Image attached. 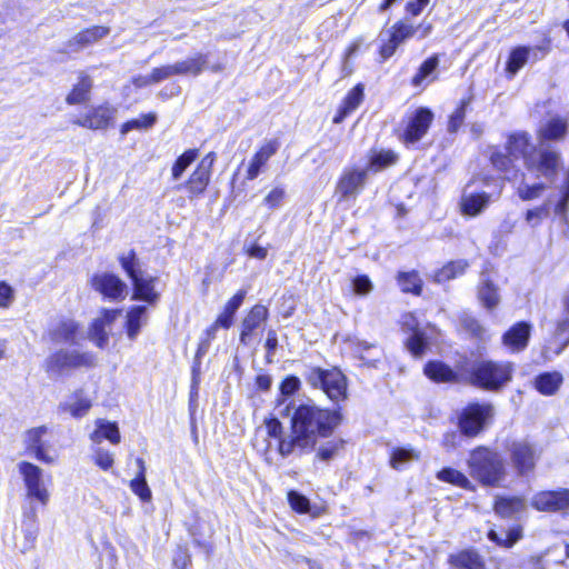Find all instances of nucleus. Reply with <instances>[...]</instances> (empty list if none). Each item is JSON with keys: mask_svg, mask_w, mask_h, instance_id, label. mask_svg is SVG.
I'll list each match as a JSON object with an SVG mask.
<instances>
[{"mask_svg": "<svg viewBox=\"0 0 569 569\" xmlns=\"http://www.w3.org/2000/svg\"><path fill=\"white\" fill-rule=\"evenodd\" d=\"M341 421L339 409H323L315 403L297 406L291 417V435L289 439H281L279 453L288 457L297 449L313 451L321 439L331 437Z\"/></svg>", "mask_w": 569, "mask_h": 569, "instance_id": "nucleus-1", "label": "nucleus"}, {"mask_svg": "<svg viewBox=\"0 0 569 569\" xmlns=\"http://www.w3.org/2000/svg\"><path fill=\"white\" fill-rule=\"evenodd\" d=\"M468 467L471 477L483 486L498 487L506 478L503 459L486 448H478L470 453Z\"/></svg>", "mask_w": 569, "mask_h": 569, "instance_id": "nucleus-2", "label": "nucleus"}, {"mask_svg": "<svg viewBox=\"0 0 569 569\" xmlns=\"http://www.w3.org/2000/svg\"><path fill=\"white\" fill-rule=\"evenodd\" d=\"M513 365L508 361L479 360L470 370V382L480 389L499 391L512 379Z\"/></svg>", "mask_w": 569, "mask_h": 569, "instance_id": "nucleus-3", "label": "nucleus"}, {"mask_svg": "<svg viewBox=\"0 0 569 569\" xmlns=\"http://www.w3.org/2000/svg\"><path fill=\"white\" fill-rule=\"evenodd\" d=\"M536 149L528 132H515L508 137L506 152L493 150L490 161L497 170L509 173L515 169V160L522 158L526 163V157L532 156Z\"/></svg>", "mask_w": 569, "mask_h": 569, "instance_id": "nucleus-4", "label": "nucleus"}, {"mask_svg": "<svg viewBox=\"0 0 569 569\" xmlns=\"http://www.w3.org/2000/svg\"><path fill=\"white\" fill-rule=\"evenodd\" d=\"M119 262L127 276L131 279L133 284L132 300H141L153 305L159 299V293L154 291L153 277H143L140 261L133 250H130L127 254L119 257Z\"/></svg>", "mask_w": 569, "mask_h": 569, "instance_id": "nucleus-5", "label": "nucleus"}, {"mask_svg": "<svg viewBox=\"0 0 569 569\" xmlns=\"http://www.w3.org/2000/svg\"><path fill=\"white\" fill-rule=\"evenodd\" d=\"M93 362L90 353L61 348L44 359L42 368L50 379L57 380L71 370L92 367Z\"/></svg>", "mask_w": 569, "mask_h": 569, "instance_id": "nucleus-6", "label": "nucleus"}, {"mask_svg": "<svg viewBox=\"0 0 569 569\" xmlns=\"http://www.w3.org/2000/svg\"><path fill=\"white\" fill-rule=\"evenodd\" d=\"M306 381L313 388H320L330 400L340 401L347 398V381L338 369L310 368Z\"/></svg>", "mask_w": 569, "mask_h": 569, "instance_id": "nucleus-7", "label": "nucleus"}, {"mask_svg": "<svg viewBox=\"0 0 569 569\" xmlns=\"http://www.w3.org/2000/svg\"><path fill=\"white\" fill-rule=\"evenodd\" d=\"M526 168L553 182L562 168L561 153L541 141L533 154L526 157Z\"/></svg>", "mask_w": 569, "mask_h": 569, "instance_id": "nucleus-8", "label": "nucleus"}, {"mask_svg": "<svg viewBox=\"0 0 569 569\" xmlns=\"http://www.w3.org/2000/svg\"><path fill=\"white\" fill-rule=\"evenodd\" d=\"M508 452L511 465L520 477L532 472L541 456L537 446L526 439L512 441L508 446Z\"/></svg>", "mask_w": 569, "mask_h": 569, "instance_id": "nucleus-9", "label": "nucleus"}, {"mask_svg": "<svg viewBox=\"0 0 569 569\" xmlns=\"http://www.w3.org/2000/svg\"><path fill=\"white\" fill-rule=\"evenodd\" d=\"M17 467L23 479L27 497L38 501L42 506H47L50 499V492L44 486L42 469L28 461H21Z\"/></svg>", "mask_w": 569, "mask_h": 569, "instance_id": "nucleus-10", "label": "nucleus"}, {"mask_svg": "<svg viewBox=\"0 0 569 569\" xmlns=\"http://www.w3.org/2000/svg\"><path fill=\"white\" fill-rule=\"evenodd\" d=\"M402 329L409 333L405 341L407 350L413 357L421 358L429 348L430 336L428 330H433V328H420L416 317L408 313L403 316Z\"/></svg>", "mask_w": 569, "mask_h": 569, "instance_id": "nucleus-11", "label": "nucleus"}, {"mask_svg": "<svg viewBox=\"0 0 569 569\" xmlns=\"http://www.w3.org/2000/svg\"><path fill=\"white\" fill-rule=\"evenodd\" d=\"M368 173V169L366 168L345 169L336 187V193L339 196V200L356 199L366 186Z\"/></svg>", "mask_w": 569, "mask_h": 569, "instance_id": "nucleus-12", "label": "nucleus"}, {"mask_svg": "<svg viewBox=\"0 0 569 569\" xmlns=\"http://www.w3.org/2000/svg\"><path fill=\"white\" fill-rule=\"evenodd\" d=\"M216 161V153L209 152L198 163L196 170L192 172L190 178L183 183L177 187L178 190L182 188L187 189L189 196L198 197L204 192L207 186L210 182L211 171Z\"/></svg>", "mask_w": 569, "mask_h": 569, "instance_id": "nucleus-13", "label": "nucleus"}, {"mask_svg": "<svg viewBox=\"0 0 569 569\" xmlns=\"http://www.w3.org/2000/svg\"><path fill=\"white\" fill-rule=\"evenodd\" d=\"M90 283L104 299L112 301L123 300L128 293L127 284L113 273H97L91 278Z\"/></svg>", "mask_w": 569, "mask_h": 569, "instance_id": "nucleus-14", "label": "nucleus"}, {"mask_svg": "<svg viewBox=\"0 0 569 569\" xmlns=\"http://www.w3.org/2000/svg\"><path fill=\"white\" fill-rule=\"evenodd\" d=\"M491 407L479 403L470 405L459 417L460 432L468 437H473L482 429Z\"/></svg>", "mask_w": 569, "mask_h": 569, "instance_id": "nucleus-15", "label": "nucleus"}, {"mask_svg": "<svg viewBox=\"0 0 569 569\" xmlns=\"http://www.w3.org/2000/svg\"><path fill=\"white\" fill-rule=\"evenodd\" d=\"M433 120V113L428 108L420 107L409 119L403 132L405 142L413 144L418 142L428 131Z\"/></svg>", "mask_w": 569, "mask_h": 569, "instance_id": "nucleus-16", "label": "nucleus"}, {"mask_svg": "<svg viewBox=\"0 0 569 569\" xmlns=\"http://www.w3.org/2000/svg\"><path fill=\"white\" fill-rule=\"evenodd\" d=\"M477 298L481 306L489 311L496 309L500 303V289L493 282L487 270L480 272L477 286Z\"/></svg>", "mask_w": 569, "mask_h": 569, "instance_id": "nucleus-17", "label": "nucleus"}, {"mask_svg": "<svg viewBox=\"0 0 569 569\" xmlns=\"http://www.w3.org/2000/svg\"><path fill=\"white\" fill-rule=\"evenodd\" d=\"M269 311L262 305H254L247 316L242 319L239 341L243 346H249L252 341V335L268 319Z\"/></svg>", "mask_w": 569, "mask_h": 569, "instance_id": "nucleus-18", "label": "nucleus"}, {"mask_svg": "<svg viewBox=\"0 0 569 569\" xmlns=\"http://www.w3.org/2000/svg\"><path fill=\"white\" fill-rule=\"evenodd\" d=\"M531 505L540 511H558L569 508V490L542 491L533 496Z\"/></svg>", "mask_w": 569, "mask_h": 569, "instance_id": "nucleus-19", "label": "nucleus"}, {"mask_svg": "<svg viewBox=\"0 0 569 569\" xmlns=\"http://www.w3.org/2000/svg\"><path fill=\"white\" fill-rule=\"evenodd\" d=\"M531 325L526 321L515 323L502 335V345L511 352H520L528 346Z\"/></svg>", "mask_w": 569, "mask_h": 569, "instance_id": "nucleus-20", "label": "nucleus"}, {"mask_svg": "<svg viewBox=\"0 0 569 569\" xmlns=\"http://www.w3.org/2000/svg\"><path fill=\"white\" fill-rule=\"evenodd\" d=\"M109 28L94 26L92 28L80 31L66 43L64 50L61 52H79L84 48L96 43L109 33Z\"/></svg>", "mask_w": 569, "mask_h": 569, "instance_id": "nucleus-21", "label": "nucleus"}, {"mask_svg": "<svg viewBox=\"0 0 569 569\" xmlns=\"http://www.w3.org/2000/svg\"><path fill=\"white\" fill-rule=\"evenodd\" d=\"M79 326L72 319H60L49 327L47 335L51 342L76 345Z\"/></svg>", "mask_w": 569, "mask_h": 569, "instance_id": "nucleus-22", "label": "nucleus"}, {"mask_svg": "<svg viewBox=\"0 0 569 569\" xmlns=\"http://www.w3.org/2000/svg\"><path fill=\"white\" fill-rule=\"evenodd\" d=\"M48 432L46 426H40L27 430L23 435V442L26 449L33 453L34 457L42 462L51 463L53 459L48 456L46 451V443L42 440L43 436Z\"/></svg>", "mask_w": 569, "mask_h": 569, "instance_id": "nucleus-23", "label": "nucleus"}, {"mask_svg": "<svg viewBox=\"0 0 569 569\" xmlns=\"http://www.w3.org/2000/svg\"><path fill=\"white\" fill-rule=\"evenodd\" d=\"M279 147L280 143L277 140L266 142L252 157L246 178L248 180H254L260 174L262 167L277 153Z\"/></svg>", "mask_w": 569, "mask_h": 569, "instance_id": "nucleus-24", "label": "nucleus"}, {"mask_svg": "<svg viewBox=\"0 0 569 569\" xmlns=\"http://www.w3.org/2000/svg\"><path fill=\"white\" fill-rule=\"evenodd\" d=\"M448 562L453 569H487L483 558L473 549L450 555Z\"/></svg>", "mask_w": 569, "mask_h": 569, "instance_id": "nucleus-25", "label": "nucleus"}, {"mask_svg": "<svg viewBox=\"0 0 569 569\" xmlns=\"http://www.w3.org/2000/svg\"><path fill=\"white\" fill-rule=\"evenodd\" d=\"M490 203V194L486 192L475 193L463 191L461 197V211L465 216L476 217Z\"/></svg>", "mask_w": 569, "mask_h": 569, "instance_id": "nucleus-26", "label": "nucleus"}, {"mask_svg": "<svg viewBox=\"0 0 569 569\" xmlns=\"http://www.w3.org/2000/svg\"><path fill=\"white\" fill-rule=\"evenodd\" d=\"M94 423L96 429L90 435V440L94 446H99L103 440H109L112 445H118L120 442L121 436L116 422L97 419Z\"/></svg>", "mask_w": 569, "mask_h": 569, "instance_id": "nucleus-27", "label": "nucleus"}, {"mask_svg": "<svg viewBox=\"0 0 569 569\" xmlns=\"http://www.w3.org/2000/svg\"><path fill=\"white\" fill-rule=\"evenodd\" d=\"M365 97L363 84L355 86L345 98L337 114L333 118L335 123H341L351 112H353L362 102Z\"/></svg>", "mask_w": 569, "mask_h": 569, "instance_id": "nucleus-28", "label": "nucleus"}, {"mask_svg": "<svg viewBox=\"0 0 569 569\" xmlns=\"http://www.w3.org/2000/svg\"><path fill=\"white\" fill-rule=\"evenodd\" d=\"M208 64V54L198 53L186 60L177 61L173 66L174 76H199Z\"/></svg>", "mask_w": 569, "mask_h": 569, "instance_id": "nucleus-29", "label": "nucleus"}, {"mask_svg": "<svg viewBox=\"0 0 569 569\" xmlns=\"http://www.w3.org/2000/svg\"><path fill=\"white\" fill-rule=\"evenodd\" d=\"M147 311L144 306H134L127 312L126 332L131 341L137 339L142 326L147 323Z\"/></svg>", "mask_w": 569, "mask_h": 569, "instance_id": "nucleus-30", "label": "nucleus"}, {"mask_svg": "<svg viewBox=\"0 0 569 569\" xmlns=\"http://www.w3.org/2000/svg\"><path fill=\"white\" fill-rule=\"evenodd\" d=\"M91 406V400L84 397L83 390H77L72 395L71 401H64L59 405V410L69 412L73 418H82L89 412Z\"/></svg>", "mask_w": 569, "mask_h": 569, "instance_id": "nucleus-31", "label": "nucleus"}, {"mask_svg": "<svg viewBox=\"0 0 569 569\" xmlns=\"http://www.w3.org/2000/svg\"><path fill=\"white\" fill-rule=\"evenodd\" d=\"M526 501L521 497H497L493 509L502 518H511L523 511Z\"/></svg>", "mask_w": 569, "mask_h": 569, "instance_id": "nucleus-32", "label": "nucleus"}, {"mask_svg": "<svg viewBox=\"0 0 569 569\" xmlns=\"http://www.w3.org/2000/svg\"><path fill=\"white\" fill-rule=\"evenodd\" d=\"M136 463L138 466V472L136 477L130 481V489L142 501L148 502L151 500L152 493L146 480V463L142 458H137Z\"/></svg>", "mask_w": 569, "mask_h": 569, "instance_id": "nucleus-33", "label": "nucleus"}, {"mask_svg": "<svg viewBox=\"0 0 569 569\" xmlns=\"http://www.w3.org/2000/svg\"><path fill=\"white\" fill-rule=\"evenodd\" d=\"M247 296V290H239L224 306L223 311L216 319L221 328L229 329L233 323V318L238 309L243 303Z\"/></svg>", "mask_w": 569, "mask_h": 569, "instance_id": "nucleus-34", "label": "nucleus"}, {"mask_svg": "<svg viewBox=\"0 0 569 569\" xmlns=\"http://www.w3.org/2000/svg\"><path fill=\"white\" fill-rule=\"evenodd\" d=\"M425 375L436 382H450L457 379L456 372L439 360L429 361L423 369Z\"/></svg>", "mask_w": 569, "mask_h": 569, "instance_id": "nucleus-35", "label": "nucleus"}, {"mask_svg": "<svg viewBox=\"0 0 569 569\" xmlns=\"http://www.w3.org/2000/svg\"><path fill=\"white\" fill-rule=\"evenodd\" d=\"M562 381L563 377L560 372H545L536 378L535 386L540 393L551 396L557 392L562 385Z\"/></svg>", "mask_w": 569, "mask_h": 569, "instance_id": "nucleus-36", "label": "nucleus"}, {"mask_svg": "<svg viewBox=\"0 0 569 569\" xmlns=\"http://www.w3.org/2000/svg\"><path fill=\"white\" fill-rule=\"evenodd\" d=\"M92 88V80L88 74L80 73L79 81L73 86L71 92L67 96L66 101L68 104H80L89 99V93Z\"/></svg>", "mask_w": 569, "mask_h": 569, "instance_id": "nucleus-37", "label": "nucleus"}, {"mask_svg": "<svg viewBox=\"0 0 569 569\" xmlns=\"http://www.w3.org/2000/svg\"><path fill=\"white\" fill-rule=\"evenodd\" d=\"M469 262L465 259L450 261L435 273V281L438 283L455 279L466 272Z\"/></svg>", "mask_w": 569, "mask_h": 569, "instance_id": "nucleus-38", "label": "nucleus"}, {"mask_svg": "<svg viewBox=\"0 0 569 569\" xmlns=\"http://www.w3.org/2000/svg\"><path fill=\"white\" fill-rule=\"evenodd\" d=\"M437 479L443 482L455 485L466 490H475V486L466 477V475L450 467L442 468L440 471H438Z\"/></svg>", "mask_w": 569, "mask_h": 569, "instance_id": "nucleus-39", "label": "nucleus"}, {"mask_svg": "<svg viewBox=\"0 0 569 569\" xmlns=\"http://www.w3.org/2000/svg\"><path fill=\"white\" fill-rule=\"evenodd\" d=\"M530 53V47L520 46L512 49L507 61L506 71L510 76L517 74L518 71L529 61Z\"/></svg>", "mask_w": 569, "mask_h": 569, "instance_id": "nucleus-40", "label": "nucleus"}, {"mask_svg": "<svg viewBox=\"0 0 569 569\" xmlns=\"http://www.w3.org/2000/svg\"><path fill=\"white\" fill-rule=\"evenodd\" d=\"M398 161V156L391 150H380L378 152H373L368 161V164L365 167L368 169V172L381 171Z\"/></svg>", "mask_w": 569, "mask_h": 569, "instance_id": "nucleus-41", "label": "nucleus"}, {"mask_svg": "<svg viewBox=\"0 0 569 569\" xmlns=\"http://www.w3.org/2000/svg\"><path fill=\"white\" fill-rule=\"evenodd\" d=\"M420 452L409 447H398L392 450L390 465L393 469L400 470L406 465L419 460Z\"/></svg>", "mask_w": 569, "mask_h": 569, "instance_id": "nucleus-42", "label": "nucleus"}, {"mask_svg": "<svg viewBox=\"0 0 569 569\" xmlns=\"http://www.w3.org/2000/svg\"><path fill=\"white\" fill-rule=\"evenodd\" d=\"M567 122L560 118H553L540 130V138L545 140H561L567 133Z\"/></svg>", "mask_w": 569, "mask_h": 569, "instance_id": "nucleus-43", "label": "nucleus"}, {"mask_svg": "<svg viewBox=\"0 0 569 569\" xmlns=\"http://www.w3.org/2000/svg\"><path fill=\"white\" fill-rule=\"evenodd\" d=\"M343 447L345 440L341 438H332L318 448L316 458L323 462H330L339 456Z\"/></svg>", "mask_w": 569, "mask_h": 569, "instance_id": "nucleus-44", "label": "nucleus"}, {"mask_svg": "<svg viewBox=\"0 0 569 569\" xmlns=\"http://www.w3.org/2000/svg\"><path fill=\"white\" fill-rule=\"evenodd\" d=\"M116 109L110 106H99L90 111L92 130L104 129L114 118Z\"/></svg>", "mask_w": 569, "mask_h": 569, "instance_id": "nucleus-45", "label": "nucleus"}, {"mask_svg": "<svg viewBox=\"0 0 569 569\" xmlns=\"http://www.w3.org/2000/svg\"><path fill=\"white\" fill-rule=\"evenodd\" d=\"M398 283L403 292L420 295L422 290V281L416 271L400 272L398 274Z\"/></svg>", "mask_w": 569, "mask_h": 569, "instance_id": "nucleus-46", "label": "nucleus"}, {"mask_svg": "<svg viewBox=\"0 0 569 569\" xmlns=\"http://www.w3.org/2000/svg\"><path fill=\"white\" fill-rule=\"evenodd\" d=\"M439 66L438 54H433L425 60L413 76L411 83L413 87H420L422 82L430 77Z\"/></svg>", "mask_w": 569, "mask_h": 569, "instance_id": "nucleus-47", "label": "nucleus"}, {"mask_svg": "<svg viewBox=\"0 0 569 569\" xmlns=\"http://www.w3.org/2000/svg\"><path fill=\"white\" fill-rule=\"evenodd\" d=\"M521 538V528L513 527L505 532V537L498 535L495 530L488 532V539L498 546L509 548L512 547Z\"/></svg>", "mask_w": 569, "mask_h": 569, "instance_id": "nucleus-48", "label": "nucleus"}, {"mask_svg": "<svg viewBox=\"0 0 569 569\" xmlns=\"http://www.w3.org/2000/svg\"><path fill=\"white\" fill-rule=\"evenodd\" d=\"M198 150L189 149L186 150L173 163L171 174L173 180L181 178L186 169L197 159Z\"/></svg>", "mask_w": 569, "mask_h": 569, "instance_id": "nucleus-49", "label": "nucleus"}, {"mask_svg": "<svg viewBox=\"0 0 569 569\" xmlns=\"http://www.w3.org/2000/svg\"><path fill=\"white\" fill-rule=\"evenodd\" d=\"M157 122V114L153 112L142 114L138 119H132L130 121L124 122L121 126L120 132L121 134H127L131 130H141V129H149Z\"/></svg>", "mask_w": 569, "mask_h": 569, "instance_id": "nucleus-50", "label": "nucleus"}, {"mask_svg": "<svg viewBox=\"0 0 569 569\" xmlns=\"http://www.w3.org/2000/svg\"><path fill=\"white\" fill-rule=\"evenodd\" d=\"M107 327L102 321L96 319L90 328V339L99 347L104 348L109 342Z\"/></svg>", "mask_w": 569, "mask_h": 569, "instance_id": "nucleus-51", "label": "nucleus"}, {"mask_svg": "<svg viewBox=\"0 0 569 569\" xmlns=\"http://www.w3.org/2000/svg\"><path fill=\"white\" fill-rule=\"evenodd\" d=\"M470 102L471 98L461 100L460 106L450 116L448 123V130L450 132H456L461 127L466 118V109L470 104Z\"/></svg>", "mask_w": 569, "mask_h": 569, "instance_id": "nucleus-52", "label": "nucleus"}, {"mask_svg": "<svg viewBox=\"0 0 569 569\" xmlns=\"http://www.w3.org/2000/svg\"><path fill=\"white\" fill-rule=\"evenodd\" d=\"M92 450V459L99 468H101L104 471L112 468L114 460L113 455L110 451L104 450L99 446H94Z\"/></svg>", "mask_w": 569, "mask_h": 569, "instance_id": "nucleus-53", "label": "nucleus"}, {"mask_svg": "<svg viewBox=\"0 0 569 569\" xmlns=\"http://www.w3.org/2000/svg\"><path fill=\"white\" fill-rule=\"evenodd\" d=\"M288 501L290 507L299 513H308L310 511L309 499L296 490L288 492Z\"/></svg>", "mask_w": 569, "mask_h": 569, "instance_id": "nucleus-54", "label": "nucleus"}, {"mask_svg": "<svg viewBox=\"0 0 569 569\" xmlns=\"http://www.w3.org/2000/svg\"><path fill=\"white\" fill-rule=\"evenodd\" d=\"M545 189L546 186L543 183L528 184L522 182L518 187V196L525 201L532 200L539 198Z\"/></svg>", "mask_w": 569, "mask_h": 569, "instance_id": "nucleus-55", "label": "nucleus"}, {"mask_svg": "<svg viewBox=\"0 0 569 569\" xmlns=\"http://www.w3.org/2000/svg\"><path fill=\"white\" fill-rule=\"evenodd\" d=\"M417 29L410 24L398 22L389 31V34L401 44L405 40L411 38Z\"/></svg>", "mask_w": 569, "mask_h": 569, "instance_id": "nucleus-56", "label": "nucleus"}, {"mask_svg": "<svg viewBox=\"0 0 569 569\" xmlns=\"http://www.w3.org/2000/svg\"><path fill=\"white\" fill-rule=\"evenodd\" d=\"M556 339L561 342L557 353H560L569 343V319L560 321L556 329Z\"/></svg>", "mask_w": 569, "mask_h": 569, "instance_id": "nucleus-57", "label": "nucleus"}, {"mask_svg": "<svg viewBox=\"0 0 569 569\" xmlns=\"http://www.w3.org/2000/svg\"><path fill=\"white\" fill-rule=\"evenodd\" d=\"M267 433L269 437L279 439V443L281 442V439H289V437L284 438L282 437V425L279 421L277 417H272L264 420Z\"/></svg>", "mask_w": 569, "mask_h": 569, "instance_id": "nucleus-58", "label": "nucleus"}, {"mask_svg": "<svg viewBox=\"0 0 569 569\" xmlns=\"http://www.w3.org/2000/svg\"><path fill=\"white\" fill-rule=\"evenodd\" d=\"M284 189L283 188H274L272 189L263 199V203L269 208V209H276L278 208L283 198H284Z\"/></svg>", "mask_w": 569, "mask_h": 569, "instance_id": "nucleus-59", "label": "nucleus"}, {"mask_svg": "<svg viewBox=\"0 0 569 569\" xmlns=\"http://www.w3.org/2000/svg\"><path fill=\"white\" fill-rule=\"evenodd\" d=\"M300 388V380L296 376H288L280 385V392L284 397L292 396Z\"/></svg>", "mask_w": 569, "mask_h": 569, "instance_id": "nucleus-60", "label": "nucleus"}, {"mask_svg": "<svg viewBox=\"0 0 569 569\" xmlns=\"http://www.w3.org/2000/svg\"><path fill=\"white\" fill-rule=\"evenodd\" d=\"M151 80L153 83H159L174 76L173 66L167 64L158 68H153L151 71Z\"/></svg>", "mask_w": 569, "mask_h": 569, "instance_id": "nucleus-61", "label": "nucleus"}, {"mask_svg": "<svg viewBox=\"0 0 569 569\" xmlns=\"http://www.w3.org/2000/svg\"><path fill=\"white\" fill-rule=\"evenodd\" d=\"M355 293L365 296L372 290V283L367 276H358L352 281Z\"/></svg>", "mask_w": 569, "mask_h": 569, "instance_id": "nucleus-62", "label": "nucleus"}, {"mask_svg": "<svg viewBox=\"0 0 569 569\" xmlns=\"http://www.w3.org/2000/svg\"><path fill=\"white\" fill-rule=\"evenodd\" d=\"M371 349H375V346L367 341H360L357 346V351L360 352V356H359L360 360H362L365 365L375 367L373 362L378 361V359L372 358L369 355V351Z\"/></svg>", "mask_w": 569, "mask_h": 569, "instance_id": "nucleus-63", "label": "nucleus"}, {"mask_svg": "<svg viewBox=\"0 0 569 569\" xmlns=\"http://www.w3.org/2000/svg\"><path fill=\"white\" fill-rule=\"evenodd\" d=\"M461 439L460 432L452 430L448 431L442 437V446L446 450L450 451L456 449L459 446Z\"/></svg>", "mask_w": 569, "mask_h": 569, "instance_id": "nucleus-64", "label": "nucleus"}]
</instances>
